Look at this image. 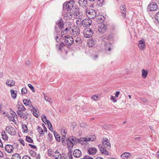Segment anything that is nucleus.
Segmentation results:
<instances>
[{
  "label": "nucleus",
  "instance_id": "nucleus-1",
  "mask_svg": "<svg viewBox=\"0 0 159 159\" xmlns=\"http://www.w3.org/2000/svg\"><path fill=\"white\" fill-rule=\"evenodd\" d=\"M82 141L83 140L81 139V138L79 139L73 136H72L68 138L66 140V142L68 148L70 150H71L74 145L73 141L75 143L79 142L81 143L82 142Z\"/></svg>",
  "mask_w": 159,
  "mask_h": 159
},
{
  "label": "nucleus",
  "instance_id": "nucleus-2",
  "mask_svg": "<svg viewBox=\"0 0 159 159\" xmlns=\"http://www.w3.org/2000/svg\"><path fill=\"white\" fill-rule=\"evenodd\" d=\"M78 7L75 5L73 1L65 2L63 5V10H78Z\"/></svg>",
  "mask_w": 159,
  "mask_h": 159
},
{
  "label": "nucleus",
  "instance_id": "nucleus-3",
  "mask_svg": "<svg viewBox=\"0 0 159 159\" xmlns=\"http://www.w3.org/2000/svg\"><path fill=\"white\" fill-rule=\"evenodd\" d=\"M80 21L79 20H76V23L77 25H82L84 27H89L92 24V20L89 18H85L82 20Z\"/></svg>",
  "mask_w": 159,
  "mask_h": 159
},
{
  "label": "nucleus",
  "instance_id": "nucleus-4",
  "mask_svg": "<svg viewBox=\"0 0 159 159\" xmlns=\"http://www.w3.org/2000/svg\"><path fill=\"white\" fill-rule=\"evenodd\" d=\"M56 25L55 26V32L56 33H59L60 30L64 28L63 21L62 19H60L59 20L56 22Z\"/></svg>",
  "mask_w": 159,
  "mask_h": 159
},
{
  "label": "nucleus",
  "instance_id": "nucleus-5",
  "mask_svg": "<svg viewBox=\"0 0 159 159\" xmlns=\"http://www.w3.org/2000/svg\"><path fill=\"white\" fill-rule=\"evenodd\" d=\"M83 34L85 37L89 38L93 35V30L90 28L85 29L84 30Z\"/></svg>",
  "mask_w": 159,
  "mask_h": 159
},
{
  "label": "nucleus",
  "instance_id": "nucleus-6",
  "mask_svg": "<svg viewBox=\"0 0 159 159\" xmlns=\"http://www.w3.org/2000/svg\"><path fill=\"white\" fill-rule=\"evenodd\" d=\"M73 42L74 39L71 36L68 35L65 37L64 42L66 45H71L73 43Z\"/></svg>",
  "mask_w": 159,
  "mask_h": 159
},
{
  "label": "nucleus",
  "instance_id": "nucleus-7",
  "mask_svg": "<svg viewBox=\"0 0 159 159\" xmlns=\"http://www.w3.org/2000/svg\"><path fill=\"white\" fill-rule=\"evenodd\" d=\"M86 11V13L87 15L90 16V18L92 19L94 18L97 15V11Z\"/></svg>",
  "mask_w": 159,
  "mask_h": 159
},
{
  "label": "nucleus",
  "instance_id": "nucleus-8",
  "mask_svg": "<svg viewBox=\"0 0 159 159\" xmlns=\"http://www.w3.org/2000/svg\"><path fill=\"white\" fill-rule=\"evenodd\" d=\"M107 30V25L104 24H101L99 26L98 31L101 34L104 33Z\"/></svg>",
  "mask_w": 159,
  "mask_h": 159
},
{
  "label": "nucleus",
  "instance_id": "nucleus-9",
  "mask_svg": "<svg viewBox=\"0 0 159 159\" xmlns=\"http://www.w3.org/2000/svg\"><path fill=\"white\" fill-rule=\"evenodd\" d=\"M102 145L104 147L107 148L108 149H109L111 147V144L110 143L108 140V139L106 138H104L102 139Z\"/></svg>",
  "mask_w": 159,
  "mask_h": 159
},
{
  "label": "nucleus",
  "instance_id": "nucleus-10",
  "mask_svg": "<svg viewBox=\"0 0 159 159\" xmlns=\"http://www.w3.org/2000/svg\"><path fill=\"white\" fill-rule=\"evenodd\" d=\"M157 4L154 2L150 3L148 6L147 10H157Z\"/></svg>",
  "mask_w": 159,
  "mask_h": 159
},
{
  "label": "nucleus",
  "instance_id": "nucleus-11",
  "mask_svg": "<svg viewBox=\"0 0 159 159\" xmlns=\"http://www.w3.org/2000/svg\"><path fill=\"white\" fill-rule=\"evenodd\" d=\"M52 155V157L53 159H61L62 158L61 154L57 151L53 152Z\"/></svg>",
  "mask_w": 159,
  "mask_h": 159
},
{
  "label": "nucleus",
  "instance_id": "nucleus-12",
  "mask_svg": "<svg viewBox=\"0 0 159 159\" xmlns=\"http://www.w3.org/2000/svg\"><path fill=\"white\" fill-rule=\"evenodd\" d=\"M98 148L100 150V152L102 154H104L108 155V152L106 148L103 147L102 145L101 144H99L98 146Z\"/></svg>",
  "mask_w": 159,
  "mask_h": 159
},
{
  "label": "nucleus",
  "instance_id": "nucleus-13",
  "mask_svg": "<svg viewBox=\"0 0 159 159\" xmlns=\"http://www.w3.org/2000/svg\"><path fill=\"white\" fill-rule=\"evenodd\" d=\"M73 155L74 157L79 158L81 156L82 152L79 149H76L74 151Z\"/></svg>",
  "mask_w": 159,
  "mask_h": 159
},
{
  "label": "nucleus",
  "instance_id": "nucleus-14",
  "mask_svg": "<svg viewBox=\"0 0 159 159\" xmlns=\"http://www.w3.org/2000/svg\"><path fill=\"white\" fill-rule=\"evenodd\" d=\"M97 152V149L94 147L89 148L87 150V152L89 155H94Z\"/></svg>",
  "mask_w": 159,
  "mask_h": 159
},
{
  "label": "nucleus",
  "instance_id": "nucleus-15",
  "mask_svg": "<svg viewBox=\"0 0 159 159\" xmlns=\"http://www.w3.org/2000/svg\"><path fill=\"white\" fill-rule=\"evenodd\" d=\"M5 149L7 152L9 153H11L13 152L14 148L12 145L7 144L6 146Z\"/></svg>",
  "mask_w": 159,
  "mask_h": 159
},
{
  "label": "nucleus",
  "instance_id": "nucleus-16",
  "mask_svg": "<svg viewBox=\"0 0 159 159\" xmlns=\"http://www.w3.org/2000/svg\"><path fill=\"white\" fill-rule=\"evenodd\" d=\"M22 107L20 108V110H18L17 111V113L18 115L21 112V111H25V109L24 107L22 104L20 102H18V104L17 105V107L18 108V109H20V107Z\"/></svg>",
  "mask_w": 159,
  "mask_h": 159
},
{
  "label": "nucleus",
  "instance_id": "nucleus-17",
  "mask_svg": "<svg viewBox=\"0 0 159 159\" xmlns=\"http://www.w3.org/2000/svg\"><path fill=\"white\" fill-rule=\"evenodd\" d=\"M99 14H97L96 17V21L98 23H101V24L103 23V22L104 20V16H99L98 15Z\"/></svg>",
  "mask_w": 159,
  "mask_h": 159
},
{
  "label": "nucleus",
  "instance_id": "nucleus-18",
  "mask_svg": "<svg viewBox=\"0 0 159 159\" xmlns=\"http://www.w3.org/2000/svg\"><path fill=\"white\" fill-rule=\"evenodd\" d=\"M138 46L140 49L142 50H143L145 48V42L143 40H140L139 41Z\"/></svg>",
  "mask_w": 159,
  "mask_h": 159
},
{
  "label": "nucleus",
  "instance_id": "nucleus-19",
  "mask_svg": "<svg viewBox=\"0 0 159 159\" xmlns=\"http://www.w3.org/2000/svg\"><path fill=\"white\" fill-rule=\"evenodd\" d=\"M42 119L43 122L46 124V122H47V124H48V127L49 126V125H51L50 122L48 120H47L46 116L44 115H42Z\"/></svg>",
  "mask_w": 159,
  "mask_h": 159
},
{
  "label": "nucleus",
  "instance_id": "nucleus-20",
  "mask_svg": "<svg viewBox=\"0 0 159 159\" xmlns=\"http://www.w3.org/2000/svg\"><path fill=\"white\" fill-rule=\"evenodd\" d=\"M104 46H105V49L108 51H111V47H112L111 44L110 43H106Z\"/></svg>",
  "mask_w": 159,
  "mask_h": 159
},
{
  "label": "nucleus",
  "instance_id": "nucleus-21",
  "mask_svg": "<svg viewBox=\"0 0 159 159\" xmlns=\"http://www.w3.org/2000/svg\"><path fill=\"white\" fill-rule=\"evenodd\" d=\"M79 30L78 28H75L72 30V34L74 37H76V35L79 34Z\"/></svg>",
  "mask_w": 159,
  "mask_h": 159
},
{
  "label": "nucleus",
  "instance_id": "nucleus-22",
  "mask_svg": "<svg viewBox=\"0 0 159 159\" xmlns=\"http://www.w3.org/2000/svg\"><path fill=\"white\" fill-rule=\"evenodd\" d=\"M15 84V81L13 80H7L6 81V84L8 86L11 87L13 86Z\"/></svg>",
  "mask_w": 159,
  "mask_h": 159
},
{
  "label": "nucleus",
  "instance_id": "nucleus-23",
  "mask_svg": "<svg viewBox=\"0 0 159 159\" xmlns=\"http://www.w3.org/2000/svg\"><path fill=\"white\" fill-rule=\"evenodd\" d=\"M148 72L147 70L143 69L142 70V77L145 79L148 75Z\"/></svg>",
  "mask_w": 159,
  "mask_h": 159
},
{
  "label": "nucleus",
  "instance_id": "nucleus-24",
  "mask_svg": "<svg viewBox=\"0 0 159 159\" xmlns=\"http://www.w3.org/2000/svg\"><path fill=\"white\" fill-rule=\"evenodd\" d=\"M130 153L129 152H126L121 155L120 157L122 159H125V158H127L128 157H129V155H130Z\"/></svg>",
  "mask_w": 159,
  "mask_h": 159
},
{
  "label": "nucleus",
  "instance_id": "nucleus-25",
  "mask_svg": "<svg viewBox=\"0 0 159 159\" xmlns=\"http://www.w3.org/2000/svg\"><path fill=\"white\" fill-rule=\"evenodd\" d=\"M23 102L24 105L26 106H30L31 104L30 100L27 99H24L23 100Z\"/></svg>",
  "mask_w": 159,
  "mask_h": 159
},
{
  "label": "nucleus",
  "instance_id": "nucleus-26",
  "mask_svg": "<svg viewBox=\"0 0 159 159\" xmlns=\"http://www.w3.org/2000/svg\"><path fill=\"white\" fill-rule=\"evenodd\" d=\"M11 159H21V157L19 154L15 153L12 155Z\"/></svg>",
  "mask_w": 159,
  "mask_h": 159
},
{
  "label": "nucleus",
  "instance_id": "nucleus-27",
  "mask_svg": "<svg viewBox=\"0 0 159 159\" xmlns=\"http://www.w3.org/2000/svg\"><path fill=\"white\" fill-rule=\"evenodd\" d=\"M11 96L13 98H15L16 97V94L17 92L16 91H15L13 89L11 90Z\"/></svg>",
  "mask_w": 159,
  "mask_h": 159
},
{
  "label": "nucleus",
  "instance_id": "nucleus-28",
  "mask_svg": "<svg viewBox=\"0 0 159 159\" xmlns=\"http://www.w3.org/2000/svg\"><path fill=\"white\" fill-rule=\"evenodd\" d=\"M54 135L56 139L58 142L60 141V137L57 133V132L55 131L54 132Z\"/></svg>",
  "mask_w": 159,
  "mask_h": 159
},
{
  "label": "nucleus",
  "instance_id": "nucleus-29",
  "mask_svg": "<svg viewBox=\"0 0 159 159\" xmlns=\"http://www.w3.org/2000/svg\"><path fill=\"white\" fill-rule=\"evenodd\" d=\"M23 131L24 133H27L28 132V129L27 125L25 124H23L22 125Z\"/></svg>",
  "mask_w": 159,
  "mask_h": 159
},
{
  "label": "nucleus",
  "instance_id": "nucleus-30",
  "mask_svg": "<svg viewBox=\"0 0 159 159\" xmlns=\"http://www.w3.org/2000/svg\"><path fill=\"white\" fill-rule=\"evenodd\" d=\"M89 141H94L96 138V136L94 135H89L88 136Z\"/></svg>",
  "mask_w": 159,
  "mask_h": 159
},
{
  "label": "nucleus",
  "instance_id": "nucleus-31",
  "mask_svg": "<svg viewBox=\"0 0 159 159\" xmlns=\"http://www.w3.org/2000/svg\"><path fill=\"white\" fill-rule=\"evenodd\" d=\"M68 11H67L66 12H65V14L63 15L64 16H65L66 17L70 18V16H71L72 14V13L70 12H69Z\"/></svg>",
  "mask_w": 159,
  "mask_h": 159
},
{
  "label": "nucleus",
  "instance_id": "nucleus-32",
  "mask_svg": "<svg viewBox=\"0 0 159 159\" xmlns=\"http://www.w3.org/2000/svg\"><path fill=\"white\" fill-rule=\"evenodd\" d=\"M82 40L80 37H77L76 38L75 42L77 44H79L82 43Z\"/></svg>",
  "mask_w": 159,
  "mask_h": 159
},
{
  "label": "nucleus",
  "instance_id": "nucleus-33",
  "mask_svg": "<svg viewBox=\"0 0 159 159\" xmlns=\"http://www.w3.org/2000/svg\"><path fill=\"white\" fill-rule=\"evenodd\" d=\"M16 129L12 127V128H11V130L10 131L9 134L11 135H14L16 134Z\"/></svg>",
  "mask_w": 159,
  "mask_h": 159
},
{
  "label": "nucleus",
  "instance_id": "nucleus-34",
  "mask_svg": "<svg viewBox=\"0 0 159 159\" xmlns=\"http://www.w3.org/2000/svg\"><path fill=\"white\" fill-rule=\"evenodd\" d=\"M29 153L30 154L31 156L33 157H35L36 156V153L34 151L30 150L29 151Z\"/></svg>",
  "mask_w": 159,
  "mask_h": 159
},
{
  "label": "nucleus",
  "instance_id": "nucleus-35",
  "mask_svg": "<svg viewBox=\"0 0 159 159\" xmlns=\"http://www.w3.org/2000/svg\"><path fill=\"white\" fill-rule=\"evenodd\" d=\"M37 130L41 135L43 134V131L40 127L38 126Z\"/></svg>",
  "mask_w": 159,
  "mask_h": 159
},
{
  "label": "nucleus",
  "instance_id": "nucleus-36",
  "mask_svg": "<svg viewBox=\"0 0 159 159\" xmlns=\"http://www.w3.org/2000/svg\"><path fill=\"white\" fill-rule=\"evenodd\" d=\"M26 140L28 142L32 143H33V141L32 139L29 136H26Z\"/></svg>",
  "mask_w": 159,
  "mask_h": 159
},
{
  "label": "nucleus",
  "instance_id": "nucleus-37",
  "mask_svg": "<svg viewBox=\"0 0 159 159\" xmlns=\"http://www.w3.org/2000/svg\"><path fill=\"white\" fill-rule=\"evenodd\" d=\"M12 127L11 126H7L5 129L6 131L9 134L11 130V128H12Z\"/></svg>",
  "mask_w": 159,
  "mask_h": 159
},
{
  "label": "nucleus",
  "instance_id": "nucleus-38",
  "mask_svg": "<svg viewBox=\"0 0 159 159\" xmlns=\"http://www.w3.org/2000/svg\"><path fill=\"white\" fill-rule=\"evenodd\" d=\"M69 151L67 153L68 157L69 159H72L73 157L72 155V151H71V150H70L69 149Z\"/></svg>",
  "mask_w": 159,
  "mask_h": 159
},
{
  "label": "nucleus",
  "instance_id": "nucleus-39",
  "mask_svg": "<svg viewBox=\"0 0 159 159\" xmlns=\"http://www.w3.org/2000/svg\"><path fill=\"white\" fill-rule=\"evenodd\" d=\"M65 46L64 43H61L59 46L58 49L59 50L61 51L62 50V48L63 47Z\"/></svg>",
  "mask_w": 159,
  "mask_h": 159
},
{
  "label": "nucleus",
  "instance_id": "nucleus-40",
  "mask_svg": "<svg viewBox=\"0 0 159 159\" xmlns=\"http://www.w3.org/2000/svg\"><path fill=\"white\" fill-rule=\"evenodd\" d=\"M44 98L45 99V100L49 102H50L51 104V99L49 98V97H48L47 96H46L44 95Z\"/></svg>",
  "mask_w": 159,
  "mask_h": 159
},
{
  "label": "nucleus",
  "instance_id": "nucleus-41",
  "mask_svg": "<svg viewBox=\"0 0 159 159\" xmlns=\"http://www.w3.org/2000/svg\"><path fill=\"white\" fill-rule=\"evenodd\" d=\"M27 93V89L26 88H23L21 89V93L22 94H25Z\"/></svg>",
  "mask_w": 159,
  "mask_h": 159
},
{
  "label": "nucleus",
  "instance_id": "nucleus-42",
  "mask_svg": "<svg viewBox=\"0 0 159 159\" xmlns=\"http://www.w3.org/2000/svg\"><path fill=\"white\" fill-rule=\"evenodd\" d=\"M8 119L10 121H12L14 123H15V122H16V121L13 117L9 116L8 117Z\"/></svg>",
  "mask_w": 159,
  "mask_h": 159
},
{
  "label": "nucleus",
  "instance_id": "nucleus-43",
  "mask_svg": "<svg viewBox=\"0 0 159 159\" xmlns=\"http://www.w3.org/2000/svg\"><path fill=\"white\" fill-rule=\"evenodd\" d=\"M89 138L88 136H87L86 138H81V139L82 141V142L83 141H85L86 142H87L88 141H89V139H88Z\"/></svg>",
  "mask_w": 159,
  "mask_h": 159
},
{
  "label": "nucleus",
  "instance_id": "nucleus-44",
  "mask_svg": "<svg viewBox=\"0 0 159 159\" xmlns=\"http://www.w3.org/2000/svg\"><path fill=\"white\" fill-rule=\"evenodd\" d=\"M157 22H159V12L157 13L155 18Z\"/></svg>",
  "mask_w": 159,
  "mask_h": 159
},
{
  "label": "nucleus",
  "instance_id": "nucleus-45",
  "mask_svg": "<svg viewBox=\"0 0 159 159\" xmlns=\"http://www.w3.org/2000/svg\"><path fill=\"white\" fill-rule=\"evenodd\" d=\"M28 86L30 89L32 91V92H35V90L34 89V87L31 84H28Z\"/></svg>",
  "mask_w": 159,
  "mask_h": 159
},
{
  "label": "nucleus",
  "instance_id": "nucleus-46",
  "mask_svg": "<svg viewBox=\"0 0 159 159\" xmlns=\"http://www.w3.org/2000/svg\"><path fill=\"white\" fill-rule=\"evenodd\" d=\"M55 33L57 34V35H56V38H55L56 40V41L57 42H59V40H60V39H59V37H58V35H59V34H60L59 33H56V32H55L54 33V34H55Z\"/></svg>",
  "mask_w": 159,
  "mask_h": 159
},
{
  "label": "nucleus",
  "instance_id": "nucleus-47",
  "mask_svg": "<svg viewBox=\"0 0 159 159\" xmlns=\"http://www.w3.org/2000/svg\"><path fill=\"white\" fill-rule=\"evenodd\" d=\"M102 127L104 129H108L111 127V125H103Z\"/></svg>",
  "mask_w": 159,
  "mask_h": 159
},
{
  "label": "nucleus",
  "instance_id": "nucleus-48",
  "mask_svg": "<svg viewBox=\"0 0 159 159\" xmlns=\"http://www.w3.org/2000/svg\"><path fill=\"white\" fill-rule=\"evenodd\" d=\"M18 115L20 116V117L21 118H24L25 117V114L23 112H20Z\"/></svg>",
  "mask_w": 159,
  "mask_h": 159
},
{
  "label": "nucleus",
  "instance_id": "nucleus-49",
  "mask_svg": "<svg viewBox=\"0 0 159 159\" xmlns=\"http://www.w3.org/2000/svg\"><path fill=\"white\" fill-rule=\"evenodd\" d=\"M140 99L143 102L146 103V102H148V101H147V99L145 98H140Z\"/></svg>",
  "mask_w": 159,
  "mask_h": 159
},
{
  "label": "nucleus",
  "instance_id": "nucleus-50",
  "mask_svg": "<svg viewBox=\"0 0 159 159\" xmlns=\"http://www.w3.org/2000/svg\"><path fill=\"white\" fill-rule=\"evenodd\" d=\"M68 30V29L67 28H66L64 30L61 31V35H63L65 34V33H66L67 32Z\"/></svg>",
  "mask_w": 159,
  "mask_h": 159
},
{
  "label": "nucleus",
  "instance_id": "nucleus-51",
  "mask_svg": "<svg viewBox=\"0 0 159 159\" xmlns=\"http://www.w3.org/2000/svg\"><path fill=\"white\" fill-rule=\"evenodd\" d=\"M98 96L96 95L93 96L91 97V99L94 100H96L98 99Z\"/></svg>",
  "mask_w": 159,
  "mask_h": 159
},
{
  "label": "nucleus",
  "instance_id": "nucleus-52",
  "mask_svg": "<svg viewBox=\"0 0 159 159\" xmlns=\"http://www.w3.org/2000/svg\"><path fill=\"white\" fill-rule=\"evenodd\" d=\"M2 137L3 139L4 140H8V137L6 134L2 136Z\"/></svg>",
  "mask_w": 159,
  "mask_h": 159
},
{
  "label": "nucleus",
  "instance_id": "nucleus-53",
  "mask_svg": "<svg viewBox=\"0 0 159 159\" xmlns=\"http://www.w3.org/2000/svg\"><path fill=\"white\" fill-rule=\"evenodd\" d=\"M52 149L49 150L48 152L49 156L51 157L52 156V154H53V153H52Z\"/></svg>",
  "mask_w": 159,
  "mask_h": 159
},
{
  "label": "nucleus",
  "instance_id": "nucleus-54",
  "mask_svg": "<svg viewBox=\"0 0 159 159\" xmlns=\"http://www.w3.org/2000/svg\"><path fill=\"white\" fill-rule=\"evenodd\" d=\"M111 100H113L114 101V102H116L117 101V100H116V97L111 96Z\"/></svg>",
  "mask_w": 159,
  "mask_h": 159
},
{
  "label": "nucleus",
  "instance_id": "nucleus-55",
  "mask_svg": "<svg viewBox=\"0 0 159 159\" xmlns=\"http://www.w3.org/2000/svg\"><path fill=\"white\" fill-rule=\"evenodd\" d=\"M120 10H126V6L125 5H121L120 7Z\"/></svg>",
  "mask_w": 159,
  "mask_h": 159
},
{
  "label": "nucleus",
  "instance_id": "nucleus-56",
  "mask_svg": "<svg viewBox=\"0 0 159 159\" xmlns=\"http://www.w3.org/2000/svg\"><path fill=\"white\" fill-rule=\"evenodd\" d=\"M19 141L21 144L23 146H24L25 145L24 141L23 139H19Z\"/></svg>",
  "mask_w": 159,
  "mask_h": 159
},
{
  "label": "nucleus",
  "instance_id": "nucleus-57",
  "mask_svg": "<svg viewBox=\"0 0 159 159\" xmlns=\"http://www.w3.org/2000/svg\"><path fill=\"white\" fill-rule=\"evenodd\" d=\"M22 159H31V158L27 155H25L23 157Z\"/></svg>",
  "mask_w": 159,
  "mask_h": 159
},
{
  "label": "nucleus",
  "instance_id": "nucleus-58",
  "mask_svg": "<svg viewBox=\"0 0 159 159\" xmlns=\"http://www.w3.org/2000/svg\"><path fill=\"white\" fill-rule=\"evenodd\" d=\"M83 159H93V158L89 156L85 155L83 158Z\"/></svg>",
  "mask_w": 159,
  "mask_h": 159
},
{
  "label": "nucleus",
  "instance_id": "nucleus-59",
  "mask_svg": "<svg viewBox=\"0 0 159 159\" xmlns=\"http://www.w3.org/2000/svg\"><path fill=\"white\" fill-rule=\"evenodd\" d=\"M30 107H32V109H31V111H37L36 110L35 108L34 107L33 105H32V104H30V106H29Z\"/></svg>",
  "mask_w": 159,
  "mask_h": 159
},
{
  "label": "nucleus",
  "instance_id": "nucleus-60",
  "mask_svg": "<svg viewBox=\"0 0 159 159\" xmlns=\"http://www.w3.org/2000/svg\"><path fill=\"white\" fill-rule=\"evenodd\" d=\"M29 146L31 147V148H34V149H36L37 148L36 146L35 145H33L31 144H29Z\"/></svg>",
  "mask_w": 159,
  "mask_h": 159
},
{
  "label": "nucleus",
  "instance_id": "nucleus-61",
  "mask_svg": "<svg viewBox=\"0 0 159 159\" xmlns=\"http://www.w3.org/2000/svg\"><path fill=\"white\" fill-rule=\"evenodd\" d=\"M126 11H123L122 12V16L124 17H125L126 16Z\"/></svg>",
  "mask_w": 159,
  "mask_h": 159
},
{
  "label": "nucleus",
  "instance_id": "nucleus-62",
  "mask_svg": "<svg viewBox=\"0 0 159 159\" xmlns=\"http://www.w3.org/2000/svg\"><path fill=\"white\" fill-rule=\"evenodd\" d=\"M80 126L81 127H86V124L85 123H82L80 124Z\"/></svg>",
  "mask_w": 159,
  "mask_h": 159
},
{
  "label": "nucleus",
  "instance_id": "nucleus-63",
  "mask_svg": "<svg viewBox=\"0 0 159 159\" xmlns=\"http://www.w3.org/2000/svg\"><path fill=\"white\" fill-rule=\"evenodd\" d=\"M42 126H43V128L44 129V131L45 132H47V128H46V127H45L44 124H43L42 125Z\"/></svg>",
  "mask_w": 159,
  "mask_h": 159
},
{
  "label": "nucleus",
  "instance_id": "nucleus-64",
  "mask_svg": "<svg viewBox=\"0 0 159 159\" xmlns=\"http://www.w3.org/2000/svg\"><path fill=\"white\" fill-rule=\"evenodd\" d=\"M36 111H34V112H33V115L34 116H35L36 118H38L39 117V116H38V114L36 113Z\"/></svg>",
  "mask_w": 159,
  "mask_h": 159
}]
</instances>
